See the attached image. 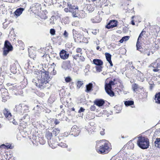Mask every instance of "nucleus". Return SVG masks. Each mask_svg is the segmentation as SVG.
<instances>
[{
	"label": "nucleus",
	"instance_id": "obj_18",
	"mask_svg": "<svg viewBox=\"0 0 160 160\" xmlns=\"http://www.w3.org/2000/svg\"><path fill=\"white\" fill-rule=\"evenodd\" d=\"M53 134L52 132H48L47 134V138L48 139V142L50 143V144L52 145V139H51V138Z\"/></svg>",
	"mask_w": 160,
	"mask_h": 160
},
{
	"label": "nucleus",
	"instance_id": "obj_53",
	"mask_svg": "<svg viewBox=\"0 0 160 160\" xmlns=\"http://www.w3.org/2000/svg\"><path fill=\"white\" fill-rule=\"evenodd\" d=\"M64 11L66 12H68L69 11V9H68V8H65L64 9Z\"/></svg>",
	"mask_w": 160,
	"mask_h": 160
},
{
	"label": "nucleus",
	"instance_id": "obj_50",
	"mask_svg": "<svg viewBox=\"0 0 160 160\" xmlns=\"http://www.w3.org/2000/svg\"><path fill=\"white\" fill-rule=\"evenodd\" d=\"M121 50L122 51H123V53H122V54H124V53H125L126 52V50L124 48H122Z\"/></svg>",
	"mask_w": 160,
	"mask_h": 160
},
{
	"label": "nucleus",
	"instance_id": "obj_12",
	"mask_svg": "<svg viewBox=\"0 0 160 160\" xmlns=\"http://www.w3.org/2000/svg\"><path fill=\"white\" fill-rule=\"evenodd\" d=\"M105 102L103 99H96L94 101V103L99 107L102 106L104 103Z\"/></svg>",
	"mask_w": 160,
	"mask_h": 160
},
{
	"label": "nucleus",
	"instance_id": "obj_46",
	"mask_svg": "<svg viewBox=\"0 0 160 160\" xmlns=\"http://www.w3.org/2000/svg\"><path fill=\"white\" fill-rule=\"evenodd\" d=\"M10 122H12V123L15 125H17V122H16L14 119L12 120V121L10 120Z\"/></svg>",
	"mask_w": 160,
	"mask_h": 160
},
{
	"label": "nucleus",
	"instance_id": "obj_49",
	"mask_svg": "<svg viewBox=\"0 0 160 160\" xmlns=\"http://www.w3.org/2000/svg\"><path fill=\"white\" fill-rule=\"evenodd\" d=\"M92 33L94 35H96L98 33V31L96 30H94L92 32Z\"/></svg>",
	"mask_w": 160,
	"mask_h": 160
},
{
	"label": "nucleus",
	"instance_id": "obj_6",
	"mask_svg": "<svg viewBox=\"0 0 160 160\" xmlns=\"http://www.w3.org/2000/svg\"><path fill=\"white\" fill-rule=\"evenodd\" d=\"M12 47L10 43L7 41H6L4 43V47L3 48V54L6 56L8 52L12 51Z\"/></svg>",
	"mask_w": 160,
	"mask_h": 160
},
{
	"label": "nucleus",
	"instance_id": "obj_48",
	"mask_svg": "<svg viewBox=\"0 0 160 160\" xmlns=\"http://www.w3.org/2000/svg\"><path fill=\"white\" fill-rule=\"evenodd\" d=\"M91 5H89L88 7H87V8L88 9H89V10L90 11H93L94 10V8H92L91 9H90L89 8H91Z\"/></svg>",
	"mask_w": 160,
	"mask_h": 160
},
{
	"label": "nucleus",
	"instance_id": "obj_62",
	"mask_svg": "<svg viewBox=\"0 0 160 160\" xmlns=\"http://www.w3.org/2000/svg\"><path fill=\"white\" fill-rule=\"evenodd\" d=\"M71 110L72 111H74L75 109L74 108H71Z\"/></svg>",
	"mask_w": 160,
	"mask_h": 160
},
{
	"label": "nucleus",
	"instance_id": "obj_17",
	"mask_svg": "<svg viewBox=\"0 0 160 160\" xmlns=\"http://www.w3.org/2000/svg\"><path fill=\"white\" fill-rule=\"evenodd\" d=\"M24 10V8H19L17 9L14 12L15 15L17 16H19Z\"/></svg>",
	"mask_w": 160,
	"mask_h": 160
},
{
	"label": "nucleus",
	"instance_id": "obj_34",
	"mask_svg": "<svg viewBox=\"0 0 160 160\" xmlns=\"http://www.w3.org/2000/svg\"><path fill=\"white\" fill-rule=\"evenodd\" d=\"M156 62L157 63L158 67H160V58L156 60Z\"/></svg>",
	"mask_w": 160,
	"mask_h": 160
},
{
	"label": "nucleus",
	"instance_id": "obj_56",
	"mask_svg": "<svg viewBox=\"0 0 160 160\" xmlns=\"http://www.w3.org/2000/svg\"><path fill=\"white\" fill-rule=\"evenodd\" d=\"M91 130H88V133H89V134H91V133H92V132H94V131H92L91 132Z\"/></svg>",
	"mask_w": 160,
	"mask_h": 160
},
{
	"label": "nucleus",
	"instance_id": "obj_29",
	"mask_svg": "<svg viewBox=\"0 0 160 160\" xmlns=\"http://www.w3.org/2000/svg\"><path fill=\"white\" fill-rule=\"evenodd\" d=\"M52 145H51V144H50L49 143H48L49 144V145L52 148H54L55 147V146L56 145H57L56 144H57V142H53V140H52Z\"/></svg>",
	"mask_w": 160,
	"mask_h": 160
},
{
	"label": "nucleus",
	"instance_id": "obj_5",
	"mask_svg": "<svg viewBox=\"0 0 160 160\" xmlns=\"http://www.w3.org/2000/svg\"><path fill=\"white\" fill-rule=\"evenodd\" d=\"M68 5L69 8V11L72 13L73 16L75 17H78L79 12L78 7L72 5L70 3H68Z\"/></svg>",
	"mask_w": 160,
	"mask_h": 160
},
{
	"label": "nucleus",
	"instance_id": "obj_64",
	"mask_svg": "<svg viewBox=\"0 0 160 160\" xmlns=\"http://www.w3.org/2000/svg\"><path fill=\"white\" fill-rule=\"evenodd\" d=\"M48 55L47 54H46V55H43L42 57H46Z\"/></svg>",
	"mask_w": 160,
	"mask_h": 160
},
{
	"label": "nucleus",
	"instance_id": "obj_25",
	"mask_svg": "<svg viewBox=\"0 0 160 160\" xmlns=\"http://www.w3.org/2000/svg\"><path fill=\"white\" fill-rule=\"evenodd\" d=\"M130 38L129 36H126L123 37L121 39V43H122L123 42L126 41L128 40Z\"/></svg>",
	"mask_w": 160,
	"mask_h": 160
},
{
	"label": "nucleus",
	"instance_id": "obj_28",
	"mask_svg": "<svg viewBox=\"0 0 160 160\" xmlns=\"http://www.w3.org/2000/svg\"><path fill=\"white\" fill-rule=\"evenodd\" d=\"M95 68L97 72H100L102 71V65L96 66Z\"/></svg>",
	"mask_w": 160,
	"mask_h": 160
},
{
	"label": "nucleus",
	"instance_id": "obj_4",
	"mask_svg": "<svg viewBox=\"0 0 160 160\" xmlns=\"http://www.w3.org/2000/svg\"><path fill=\"white\" fill-rule=\"evenodd\" d=\"M137 144L142 149H147L149 146V139L145 137H138Z\"/></svg>",
	"mask_w": 160,
	"mask_h": 160
},
{
	"label": "nucleus",
	"instance_id": "obj_54",
	"mask_svg": "<svg viewBox=\"0 0 160 160\" xmlns=\"http://www.w3.org/2000/svg\"><path fill=\"white\" fill-rule=\"evenodd\" d=\"M159 70V69L158 68H156L153 69V71L154 72H157Z\"/></svg>",
	"mask_w": 160,
	"mask_h": 160
},
{
	"label": "nucleus",
	"instance_id": "obj_61",
	"mask_svg": "<svg viewBox=\"0 0 160 160\" xmlns=\"http://www.w3.org/2000/svg\"><path fill=\"white\" fill-rule=\"evenodd\" d=\"M115 108H116V109H118V108H119V107L117 106H116L115 107Z\"/></svg>",
	"mask_w": 160,
	"mask_h": 160
},
{
	"label": "nucleus",
	"instance_id": "obj_13",
	"mask_svg": "<svg viewBox=\"0 0 160 160\" xmlns=\"http://www.w3.org/2000/svg\"><path fill=\"white\" fill-rule=\"evenodd\" d=\"M71 131L75 135H78L80 132V130L76 125L73 126L71 128Z\"/></svg>",
	"mask_w": 160,
	"mask_h": 160
},
{
	"label": "nucleus",
	"instance_id": "obj_36",
	"mask_svg": "<svg viewBox=\"0 0 160 160\" xmlns=\"http://www.w3.org/2000/svg\"><path fill=\"white\" fill-rule=\"evenodd\" d=\"M50 33L52 35H54L55 33V29H51L50 30Z\"/></svg>",
	"mask_w": 160,
	"mask_h": 160
},
{
	"label": "nucleus",
	"instance_id": "obj_39",
	"mask_svg": "<svg viewBox=\"0 0 160 160\" xmlns=\"http://www.w3.org/2000/svg\"><path fill=\"white\" fill-rule=\"evenodd\" d=\"M63 34L65 38H67L68 37V34L66 30L64 31V33Z\"/></svg>",
	"mask_w": 160,
	"mask_h": 160
},
{
	"label": "nucleus",
	"instance_id": "obj_52",
	"mask_svg": "<svg viewBox=\"0 0 160 160\" xmlns=\"http://www.w3.org/2000/svg\"><path fill=\"white\" fill-rule=\"evenodd\" d=\"M5 22L3 23V28H4V29L6 28L7 27V25H6V26H5Z\"/></svg>",
	"mask_w": 160,
	"mask_h": 160
},
{
	"label": "nucleus",
	"instance_id": "obj_27",
	"mask_svg": "<svg viewBox=\"0 0 160 160\" xmlns=\"http://www.w3.org/2000/svg\"><path fill=\"white\" fill-rule=\"evenodd\" d=\"M56 145H58L62 148H67L68 146L66 143L62 142H61L59 144H57Z\"/></svg>",
	"mask_w": 160,
	"mask_h": 160
},
{
	"label": "nucleus",
	"instance_id": "obj_35",
	"mask_svg": "<svg viewBox=\"0 0 160 160\" xmlns=\"http://www.w3.org/2000/svg\"><path fill=\"white\" fill-rule=\"evenodd\" d=\"M90 109L92 111H94L96 109V108L94 105H93L91 106Z\"/></svg>",
	"mask_w": 160,
	"mask_h": 160
},
{
	"label": "nucleus",
	"instance_id": "obj_14",
	"mask_svg": "<svg viewBox=\"0 0 160 160\" xmlns=\"http://www.w3.org/2000/svg\"><path fill=\"white\" fill-rule=\"evenodd\" d=\"M105 55L107 61L109 62L110 66H112L113 64L111 60V55L108 52L105 53Z\"/></svg>",
	"mask_w": 160,
	"mask_h": 160
},
{
	"label": "nucleus",
	"instance_id": "obj_11",
	"mask_svg": "<svg viewBox=\"0 0 160 160\" xmlns=\"http://www.w3.org/2000/svg\"><path fill=\"white\" fill-rule=\"evenodd\" d=\"M14 110L15 111L19 113L24 112H22V107L21 104L16 105L15 108L14 109Z\"/></svg>",
	"mask_w": 160,
	"mask_h": 160
},
{
	"label": "nucleus",
	"instance_id": "obj_44",
	"mask_svg": "<svg viewBox=\"0 0 160 160\" xmlns=\"http://www.w3.org/2000/svg\"><path fill=\"white\" fill-rule=\"evenodd\" d=\"M85 110V109L82 107H81L79 110L78 112L79 113H80L81 112H83Z\"/></svg>",
	"mask_w": 160,
	"mask_h": 160
},
{
	"label": "nucleus",
	"instance_id": "obj_8",
	"mask_svg": "<svg viewBox=\"0 0 160 160\" xmlns=\"http://www.w3.org/2000/svg\"><path fill=\"white\" fill-rule=\"evenodd\" d=\"M60 58L64 60L67 59L69 57L68 53L64 50H62L59 53Z\"/></svg>",
	"mask_w": 160,
	"mask_h": 160
},
{
	"label": "nucleus",
	"instance_id": "obj_22",
	"mask_svg": "<svg viewBox=\"0 0 160 160\" xmlns=\"http://www.w3.org/2000/svg\"><path fill=\"white\" fill-rule=\"evenodd\" d=\"M59 130L58 128H55L53 129L52 132L53 135L56 136L59 133Z\"/></svg>",
	"mask_w": 160,
	"mask_h": 160
},
{
	"label": "nucleus",
	"instance_id": "obj_2",
	"mask_svg": "<svg viewBox=\"0 0 160 160\" xmlns=\"http://www.w3.org/2000/svg\"><path fill=\"white\" fill-rule=\"evenodd\" d=\"M109 146V144L104 140L97 142L96 148L97 151L99 153H106L110 151Z\"/></svg>",
	"mask_w": 160,
	"mask_h": 160
},
{
	"label": "nucleus",
	"instance_id": "obj_47",
	"mask_svg": "<svg viewBox=\"0 0 160 160\" xmlns=\"http://www.w3.org/2000/svg\"><path fill=\"white\" fill-rule=\"evenodd\" d=\"M60 122L59 121L58 119H56L54 121V123L56 125L58 124Z\"/></svg>",
	"mask_w": 160,
	"mask_h": 160
},
{
	"label": "nucleus",
	"instance_id": "obj_31",
	"mask_svg": "<svg viewBox=\"0 0 160 160\" xmlns=\"http://www.w3.org/2000/svg\"><path fill=\"white\" fill-rule=\"evenodd\" d=\"M6 145H4V144L2 145V146H4L5 147V148L6 149H8V148H11V144H10L8 143H7Z\"/></svg>",
	"mask_w": 160,
	"mask_h": 160
},
{
	"label": "nucleus",
	"instance_id": "obj_59",
	"mask_svg": "<svg viewBox=\"0 0 160 160\" xmlns=\"http://www.w3.org/2000/svg\"><path fill=\"white\" fill-rule=\"evenodd\" d=\"M37 6V7L38 6L40 8V5H39V4H37L35 6Z\"/></svg>",
	"mask_w": 160,
	"mask_h": 160
},
{
	"label": "nucleus",
	"instance_id": "obj_23",
	"mask_svg": "<svg viewBox=\"0 0 160 160\" xmlns=\"http://www.w3.org/2000/svg\"><path fill=\"white\" fill-rule=\"evenodd\" d=\"M56 20L55 17L54 16H52L49 20L50 23L52 25L53 24L55 23V22Z\"/></svg>",
	"mask_w": 160,
	"mask_h": 160
},
{
	"label": "nucleus",
	"instance_id": "obj_7",
	"mask_svg": "<svg viewBox=\"0 0 160 160\" xmlns=\"http://www.w3.org/2000/svg\"><path fill=\"white\" fill-rule=\"evenodd\" d=\"M117 21L115 20H111L105 27L108 29H110L117 26Z\"/></svg>",
	"mask_w": 160,
	"mask_h": 160
},
{
	"label": "nucleus",
	"instance_id": "obj_30",
	"mask_svg": "<svg viewBox=\"0 0 160 160\" xmlns=\"http://www.w3.org/2000/svg\"><path fill=\"white\" fill-rule=\"evenodd\" d=\"M79 22L78 21H76L72 23V25L73 26H78L79 25Z\"/></svg>",
	"mask_w": 160,
	"mask_h": 160
},
{
	"label": "nucleus",
	"instance_id": "obj_45",
	"mask_svg": "<svg viewBox=\"0 0 160 160\" xmlns=\"http://www.w3.org/2000/svg\"><path fill=\"white\" fill-rule=\"evenodd\" d=\"M82 51V49L80 48H78L76 49V52L78 53H80Z\"/></svg>",
	"mask_w": 160,
	"mask_h": 160
},
{
	"label": "nucleus",
	"instance_id": "obj_3",
	"mask_svg": "<svg viewBox=\"0 0 160 160\" xmlns=\"http://www.w3.org/2000/svg\"><path fill=\"white\" fill-rule=\"evenodd\" d=\"M118 82H119V79L116 78L114 79L113 80H111L108 83L105 82V90L106 92L110 96H113L114 95V93L112 90V87L117 84Z\"/></svg>",
	"mask_w": 160,
	"mask_h": 160
},
{
	"label": "nucleus",
	"instance_id": "obj_58",
	"mask_svg": "<svg viewBox=\"0 0 160 160\" xmlns=\"http://www.w3.org/2000/svg\"><path fill=\"white\" fill-rule=\"evenodd\" d=\"M6 100L3 98H2V102H5L6 101Z\"/></svg>",
	"mask_w": 160,
	"mask_h": 160
},
{
	"label": "nucleus",
	"instance_id": "obj_63",
	"mask_svg": "<svg viewBox=\"0 0 160 160\" xmlns=\"http://www.w3.org/2000/svg\"><path fill=\"white\" fill-rule=\"evenodd\" d=\"M100 48H99V46H97V48H96V49L97 50H99V49Z\"/></svg>",
	"mask_w": 160,
	"mask_h": 160
},
{
	"label": "nucleus",
	"instance_id": "obj_10",
	"mask_svg": "<svg viewBox=\"0 0 160 160\" xmlns=\"http://www.w3.org/2000/svg\"><path fill=\"white\" fill-rule=\"evenodd\" d=\"M95 84L94 82H90L87 84L86 86V89L85 90V92H89L92 91L93 85Z\"/></svg>",
	"mask_w": 160,
	"mask_h": 160
},
{
	"label": "nucleus",
	"instance_id": "obj_20",
	"mask_svg": "<svg viewBox=\"0 0 160 160\" xmlns=\"http://www.w3.org/2000/svg\"><path fill=\"white\" fill-rule=\"evenodd\" d=\"M77 88L79 89L83 84V81L77 80L76 82Z\"/></svg>",
	"mask_w": 160,
	"mask_h": 160
},
{
	"label": "nucleus",
	"instance_id": "obj_15",
	"mask_svg": "<svg viewBox=\"0 0 160 160\" xmlns=\"http://www.w3.org/2000/svg\"><path fill=\"white\" fill-rule=\"evenodd\" d=\"M93 62L94 64L96 65V66L102 65L103 64L102 61L98 59H94L93 60Z\"/></svg>",
	"mask_w": 160,
	"mask_h": 160
},
{
	"label": "nucleus",
	"instance_id": "obj_32",
	"mask_svg": "<svg viewBox=\"0 0 160 160\" xmlns=\"http://www.w3.org/2000/svg\"><path fill=\"white\" fill-rule=\"evenodd\" d=\"M72 78L70 77H68L65 78V81L67 82H71L72 80Z\"/></svg>",
	"mask_w": 160,
	"mask_h": 160
},
{
	"label": "nucleus",
	"instance_id": "obj_37",
	"mask_svg": "<svg viewBox=\"0 0 160 160\" xmlns=\"http://www.w3.org/2000/svg\"><path fill=\"white\" fill-rule=\"evenodd\" d=\"M145 31H142L140 34L138 39L139 40L140 38L142 36L143 34H145Z\"/></svg>",
	"mask_w": 160,
	"mask_h": 160
},
{
	"label": "nucleus",
	"instance_id": "obj_42",
	"mask_svg": "<svg viewBox=\"0 0 160 160\" xmlns=\"http://www.w3.org/2000/svg\"><path fill=\"white\" fill-rule=\"evenodd\" d=\"M128 28L126 27H124L123 29V32L124 33H126L128 31Z\"/></svg>",
	"mask_w": 160,
	"mask_h": 160
},
{
	"label": "nucleus",
	"instance_id": "obj_24",
	"mask_svg": "<svg viewBox=\"0 0 160 160\" xmlns=\"http://www.w3.org/2000/svg\"><path fill=\"white\" fill-rule=\"evenodd\" d=\"M139 88L138 85L136 84H133L132 85V88L133 91L134 92H136L137 91V89Z\"/></svg>",
	"mask_w": 160,
	"mask_h": 160
},
{
	"label": "nucleus",
	"instance_id": "obj_1",
	"mask_svg": "<svg viewBox=\"0 0 160 160\" xmlns=\"http://www.w3.org/2000/svg\"><path fill=\"white\" fill-rule=\"evenodd\" d=\"M50 78L49 72L43 70V71H40L39 72L38 76L36 79H32V82L35 83L37 87L41 89H43L48 86Z\"/></svg>",
	"mask_w": 160,
	"mask_h": 160
},
{
	"label": "nucleus",
	"instance_id": "obj_60",
	"mask_svg": "<svg viewBox=\"0 0 160 160\" xmlns=\"http://www.w3.org/2000/svg\"><path fill=\"white\" fill-rule=\"evenodd\" d=\"M132 24L133 25H135V23L133 21H132Z\"/></svg>",
	"mask_w": 160,
	"mask_h": 160
},
{
	"label": "nucleus",
	"instance_id": "obj_16",
	"mask_svg": "<svg viewBox=\"0 0 160 160\" xmlns=\"http://www.w3.org/2000/svg\"><path fill=\"white\" fill-rule=\"evenodd\" d=\"M3 113L6 118L9 119L12 116L11 113L8 111V109L5 108L3 111Z\"/></svg>",
	"mask_w": 160,
	"mask_h": 160
},
{
	"label": "nucleus",
	"instance_id": "obj_38",
	"mask_svg": "<svg viewBox=\"0 0 160 160\" xmlns=\"http://www.w3.org/2000/svg\"><path fill=\"white\" fill-rule=\"evenodd\" d=\"M79 54H77L75 55H72V57L73 59L77 60L79 57Z\"/></svg>",
	"mask_w": 160,
	"mask_h": 160
},
{
	"label": "nucleus",
	"instance_id": "obj_33",
	"mask_svg": "<svg viewBox=\"0 0 160 160\" xmlns=\"http://www.w3.org/2000/svg\"><path fill=\"white\" fill-rule=\"evenodd\" d=\"M136 46L137 50H139L140 49V42L139 41V40L138 39L137 44H136Z\"/></svg>",
	"mask_w": 160,
	"mask_h": 160
},
{
	"label": "nucleus",
	"instance_id": "obj_26",
	"mask_svg": "<svg viewBox=\"0 0 160 160\" xmlns=\"http://www.w3.org/2000/svg\"><path fill=\"white\" fill-rule=\"evenodd\" d=\"M124 103L126 106H128L133 105L134 102L132 101H125Z\"/></svg>",
	"mask_w": 160,
	"mask_h": 160
},
{
	"label": "nucleus",
	"instance_id": "obj_51",
	"mask_svg": "<svg viewBox=\"0 0 160 160\" xmlns=\"http://www.w3.org/2000/svg\"><path fill=\"white\" fill-rule=\"evenodd\" d=\"M103 131H100V133L101 135H103L104 134V129H102Z\"/></svg>",
	"mask_w": 160,
	"mask_h": 160
},
{
	"label": "nucleus",
	"instance_id": "obj_19",
	"mask_svg": "<svg viewBox=\"0 0 160 160\" xmlns=\"http://www.w3.org/2000/svg\"><path fill=\"white\" fill-rule=\"evenodd\" d=\"M155 100L156 103H160V92H159L155 95Z\"/></svg>",
	"mask_w": 160,
	"mask_h": 160
},
{
	"label": "nucleus",
	"instance_id": "obj_21",
	"mask_svg": "<svg viewBox=\"0 0 160 160\" xmlns=\"http://www.w3.org/2000/svg\"><path fill=\"white\" fill-rule=\"evenodd\" d=\"M155 145L156 147L160 148V138H157L154 142Z\"/></svg>",
	"mask_w": 160,
	"mask_h": 160
},
{
	"label": "nucleus",
	"instance_id": "obj_40",
	"mask_svg": "<svg viewBox=\"0 0 160 160\" xmlns=\"http://www.w3.org/2000/svg\"><path fill=\"white\" fill-rule=\"evenodd\" d=\"M80 60L82 62L84 61L85 60V58L84 57L81 55H79V57Z\"/></svg>",
	"mask_w": 160,
	"mask_h": 160
},
{
	"label": "nucleus",
	"instance_id": "obj_55",
	"mask_svg": "<svg viewBox=\"0 0 160 160\" xmlns=\"http://www.w3.org/2000/svg\"><path fill=\"white\" fill-rule=\"evenodd\" d=\"M29 62H28L27 63H26L25 64V66L27 67L28 68L29 66Z\"/></svg>",
	"mask_w": 160,
	"mask_h": 160
},
{
	"label": "nucleus",
	"instance_id": "obj_43",
	"mask_svg": "<svg viewBox=\"0 0 160 160\" xmlns=\"http://www.w3.org/2000/svg\"><path fill=\"white\" fill-rule=\"evenodd\" d=\"M76 32V31H74V30H73V38L75 39H76V38H78V37L77 36V35H76V34H75V32Z\"/></svg>",
	"mask_w": 160,
	"mask_h": 160
},
{
	"label": "nucleus",
	"instance_id": "obj_57",
	"mask_svg": "<svg viewBox=\"0 0 160 160\" xmlns=\"http://www.w3.org/2000/svg\"><path fill=\"white\" fill-rule=\"evenodd\" d=\"M51 111L49 109H48L46 110V112L48 113H49Z\"/></svg>",
	"mask_w": 160,
	"mask_h": 160
},
{
	"label": "nucleus",
	"instance_id": "obj_41",
	"mask_svg": "<svg viewBox=\"0 0 160 160\" xmlns=\"http://www.w3.org/2000/svg\"><path fill=\"white\" fill-rule=\"evenodd\" d=\"M50 74L52 75H55L56 74V71L53 69L52 71L51 72Z\"/></svg>",
	"mask_w": 160,
	"mask_h": 160
},
{
	"label": "nucleus",
	"instance_id": "obj_9",
	"mask_svg": "<svg viewBox=\"0 0 160 160\" xmlns=\"http://www.w3.org/2000/svg\"><path fill=\"white\" fill-rule=\"evenodd\" d=\"M71 67L70 61H69L63 62L62 65V68L65 70L69 69Z\"/></svg>",
	"mask_w": 160,
	"mask_h": 160
}]
</instances>
